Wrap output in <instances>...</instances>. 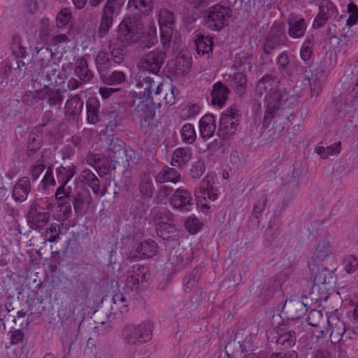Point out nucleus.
I'll return each instance as SVG.
<instances>
[{
  "mask_svg": "<svg viewBox=\"0 0 358 358\" xmlns=\"http://www.w3.org/2000/svg\"><path fill=\"white\" fill-rule=\"evenodd\" d=\"M166 56V53L160 50L150 51L141 58L138 68L140 70L157 75L164 62Z\"/></svg>",
  "mask_w": 358,
  "mask_h": 358,
  "instance_id": "8",
  "label": "nucleus"
},
{
  "mask_svg": "<svg viewBox=\"0 0 358 358\" xmlns=\"http://www.w3.org/2000/svg\"><path fill=\"white\" fill-rule=\"evenodd\" d=\"M332 275L327 268L320 270L315 274L313 281V292L320 296L325 295L327 291V285L330 283Z\"/></svg>",
  "mask_w": 358,
  "mask_h": 358,
  "instance_id": "17",
  "label": "nucleus"
},
{
  "mask_svg": "<svg viewBox=\"0 0 358 358\" xmlns=\"http://www.w3.org/2000/svg\"><path fill=\"white\" fill-rule=\"evenodd\" d=\"M42 145L41 136L34 134H31L27 145V156L33 157L35 153L39 150Z\"/></svg>",
  "mask_w": 358,
  "mask_h": 358,
  "instance_id": "38",
  "label": "nucleus"
},
{
  "mask_svg": "<svg viewBox=\"0 0 358 358\" xmlns=\"http://www.w3.org/2000/svg\"><path fill=\"white\" fill-rule=\"evenodd\" d=\"M157 235L164 240L174 239L178 234V231L174 224L168 222H159L156 225Z\"/></svg>",
  "mask_w": 358,
  "mask_h": 358,
  "instance_id": "31",
  "label": "nucleus"
},
{
  "mask_svg": "<svg viewBox=\"0 0 358 358\" xmlns=\"http://www.w3.org/2000/svg\"><path fill=\"white\" fill-rule=\"evenodd\" d=\"M229 93V90L223 83L217 82L210 92L212 104L221 107L226 102Z\"/></svg>",
  "mask_w": 358,
  "mask_h": 358,
  "instance_id": "23",
  "label": "nucleus"
},
{
  "mask_svg": "<svg viewBox=\"0 0 358 358\" xmlns=\"http://www.w3.org/2000/svg\"><path fill=\"white\" fill-rule=\"evenodd\" d=\"M45 165L41 160L37 161L33 166L31 169V174L33 180H36L40 174L45 170Z\"/></svg>",
  "mask_w": 358,
  "mask_h": 358,
  "instance_id": "64",
  "label": "nucleus"
},
{
  "mask_svg": "<svg viewBox=\"0 0 358 358\" xmlns=\"http://www.w3.org/2000/svg\"><path fill=\"white\" fill-rule=\"evenodd\" d=\"M138 118L141 119V127L145 133L156 125L155 124V108L152 99L139 96L133 101L130 105Z\"/></svg>",
  "mask_w": 358,
  "mask_h": 358,
  "instance_id": "2",
  "label": "nucleus"
},
{
  "mask_svg": "<svg viewBox=\"0 0 358 358\" xmlns=\"http://www.w3.org/2000/svg\"><path fill=\"white\" fill-rule=\"evenodd\" d=\"M180 135L182 140L187 144H192L195 141L196 132L191 124H186L182 127Z\"/></svg>",
  "mask_w": 358,
  "mask_h": 358,
  "instance_id": "41",
  "label": "nucleus"
},
{
  "mask_svg": "<svg viewBox=\"0 0 358 358\" xmlns=\"http://www.w3.org/2000/svg\"><path fill=\"white\" fill-rule=\"evenodd\" d=\"M17 65V75L20 76H24L26 74L29 73L28 69H30L32 66L31 64L27 63L26 64L20 57L15 58V64L14 65Z\"/></svg>",
  "mask_w": 358,
  "mask_h": 358,
  "instance_id": "59",
  "label": "nucleus"
},
{
  "mask_svg": "<svg viewBox=\"0 0 358 358\" xmlns=\"http://www.w3.org/2000/svg\"><path fill=\"white\" fill-rule=\"evenodd\" d=\"M159 23L160 27L163 26L172 27L174 24L173 13L166 8L162 9L159 13Z\"/></svg>",
  "mask_w": 358,
  "mask_h": 358,
  "instance_id": "46",
  "label": "nucleus"
},
{
  "mask_svg": "<svg viewBox=\"0 0 358 358\" xmlns=\"http://www.w3.org/2000/svg\"><path fill=\"white\" fill-rule=\"evenodd\" d=\"M153 176L150 173H142L139 176L138 190L143 199H150L154 192Z\"/></svg>",
  "mask_w": 358,
  "mask_h": 358,
  "instance_id": "22",
  "label": "nucleus"
},
{
  "mask_svg": "<svg viewBox=\"0 0 358 358\" xmlns=\"http://www.w3.org/2000/svg\"><path fill=\"white\" fill-rule=\"evenodd\" d=\"M192 66L191 59L179 57L176 60V72L178 75H185L188 73Z\"/></svg>",
  "mask_w": 358,
  "mask_h": 358,
  "instance_id": "42",
  "label": "nucleus"
},
{
  "mask_svg": "<svg viewBox=\"0 0 358 358\" xmlns=\"http://www.w3.org/2000/svg\"><path fill=\"white\" fill-rule=\"evenodd\" d=\"M160 29L162 43L164 46H169L172 37L173 29L172 27L163 26L160 27Z\"/></svg>",
  "mask_w": 358,
  "mask_h": 358,
  "instance_id": "57",
  "label": "nucleus"
},
{
  "mask_svg": "<svg viewBox=\"0 0 358 358\" xmlns=\"http://www.w3.org/2000/svg\"><path fill=\"white\" fill-rule=\"evenodd\" d=\"M192 158V152L189 148H178L173 153L171 165L181 167L186 165Z\"/></svg>",
  "mask_w": 358,
  "mask_h": 358,
  "instance_id": "30",
  "label": "nucleus"
},
{
  "mask_svg": "<svg viewBox=\"0 0 358 358\" xmlns=\"http://www.w3.org/2000/svg\"><path fill=\"white\" fill-rule=\"evenodd\" d=\"M60 227L57 223H52L45 231V242L54 243L59 240Z\"/></svg>",
  "mask_w": 358,
  "mask_h": 358,
  "instance_id": "44",
  "label": "nucleus"
},
{
  "mask_svg": "<svg viewBox=\"0 0 358 358\" xmlns=\"http://www.w3.org/2000/svg\"><path fill=\"white\" fill-rule=\"evenodd\" d=\"M234 82L237 86L236 92L241 95L245 92V85L246 84V78L242 73H236L234 75Z\"/></svg>",
  "mask_w": 358,
  "mask_h": 358,
  "instance_id": "62",
  "label": "nucleus"
},
{
  "mask_svg": "<svg viewBox=\"0 0 358 358\" xmlns=\"http://www.w3.org/2000/svg\"><path fill=\"white\" fill-rule=\"evenodd\" d=\"M86 106L87 122L91 124H95L99 120V101L95 97H90L87 101Z\"/></svg>",
  "mask_w": 358,
  "mask_h": 358,
  "instance_id": "29",
  "label": "nucleus"
},
{
  "mask_svg": "<svg viewBox=\"0 0 358 358\" xmlns=\"http://www.w3.org/2000/svg\"><path fill=\"white\" fill-rule=\"evenodd\" d=\"M33 224L37 229L43 228L50 220V214L48 212H35L31 215Z\"/></svg>",
  "mask_w": 358,
  "mask_h": 358,
  "instance_id": "45",
  "label": "nucleus"
},
{
  "mask_svg": "<svg viewBox=\"0 0 358 358\" xmlns=\"http://www.w3.org/2000/svg\"><path fill=\"white\" fill-rule=\"evenodd\" d=\"M241 115L236 107L228 108L221 115L217 135L226 138L233 136L239 124Z\"/></svg>",
  "mask_w": 358,
  "mask_h": 358,
  "instance_id": "4",
  "label": "nucleus"
},
{
  "mask_svg": "<svg viewBox=\"0 0 358 358\" xmlns=\"http://www.w3.org/2000/svg\"><path fill=\"white\" fill-rule=\"evenodd\" d=\"M213 42L211 38L203 37L195 41L196 51L199 55H208L213 50Z\"/></svg>",
  "mask_w": 358,
  "mask_h": 358,
  "instance_id": "35",
  "label": "nucleus"
},
{
  "mask_svg": "<svg viewBox=\"0 0 358 358\" xmlns=\"http://www.w3.org/2000/svg\"><path fill=\"white\" fill-rule=\"evenodd\" d=\"M33 92H28L22 98V101L27 106H33L36 104L41 99L39 94V88H35Z\"/></svg>",
  "mask_w": 358,
  "mask_h": 358,
  "instance_id": "51",
  "label": "nucleus"
},
{
  "mask_svg": "<svg viewBox=\"0 0 358 358\" xmlns=\"http://www.w3.org/2000/svg\"><path fill=\"white\" fill-rule=\"evenodd\" d=\"M194 196L198 205H201L203 208H209L210 206L207 201H213L217 199V194L215 193L213 189V182L208 177L203 178L199 185L196 187Z\"/></svg>",
  "mask_w": 358,
  "mask_h": 358,
  "instance_id": "10",
  "label": "nucleus"
},
{
  "mask_svg": "<svg viewBox=\"0 0 358 358\" xmlns=\"http://www.w3.org/2000/svg\"><path fill=\"white\" fill-rule=\"evenodd\" d=\"M81 181L88 185L93 193L99 196L106 194L107 189L104 186L100 185V181L96 176L90 169H85L80 173Z\"/></svg>",
  "mask_w": 358,
  "mask_h": 358,
  "instance_id": "19",
  "label": "nucleus"
},
{
  "mask_svg": "<svg viewBox=\"0 0 358 358\" xmlns=\"http://www.w3.org/2000/svg\"><path fill=\"white\" fill-rule=\"evenodd\" d=\"M287 37L280 27H273L268 34L264 50L266 54H270L276 48L285 45Z\"/></svg>",
  "mask_w": 358,
  "mask_h": 358,
  "instance_id": "12",
  "label": "nucleus"
},
{
  "mask_svg": "<svg viewBox=\"0 0 358 358\" xmlns=\"http://www.w3.org/2000/svg\"><path fill=\"white\" fill-rule=\"evenodd\" d=\"M193 199L191 194L186 189L178 188L170 198V203L173 208L180 210H189V207L192 206Z\"/></svg>",
  "mask_w": 358,
  "mask_h": 358,
  "instance_id": "13",
  "label": "nucleus"
},
{
  "mask_svg": "<svg viewBox=\"0 0 358 358\" xmlns=\"http://www.w3.org/2000/svg\"><path fill=\"white\" fill-rule=\"evenodd\" d=\"M72 203L77 214H85L93 203L92 198L88 192L75 191L72 195Z\"/></svg>",
  "mask_w": 358,
  "mask_h": 358,
  "instance_id": "14",
  "label": "nucleus"
},
{
  "mask_svg": "<svg viewBox=\"0 0 358 358\" xmlns=\"http://www.w3.org/2000/svg\"><path fill=\"white\" fill-rule=\"evenodd\" d=\"M340 151V143H335L330 146L319 147L317 148V153L320 155L322 159H327L329 155L337 154Z\"/></svg>",
  "mask_w": 358,
  "mask_h": 358,
  "instance_id": "48",
  "label": "nucleus"
},
{
  "mask_svg": "<svg viewBox=\"0 0 358 358\" xmlns=\"http://www.w3.org/2000/svg\"><path fill=\"white\" fill-rule=\"evenodd\" d=\"M282 100V93L278 90L268 92L265 95L266 108L264 113L263 125L268 127L273 119L276 117V114L280 109Z\"/></svg>",
  "mask_w": 358,
  "mask_h": 358,
  "instance_id": "9",
  "label": "nucleus"
},
{
  "mask_svg": "<svg viewBox=\"0 0 358 358\" xmlns=\"http://www.w3.org/2000/svg\"><path fill=\"white\" fill-rule=\"evenodd\" d=\"M119 39L126 44H134L138 42L143 31V24L135 17H126L118 27Z\"/></svg>",
  "mask_w": 358,
  "mask_h": 358,
  "instance_id": "3",
  "label": "nucleus"
},
{
  "mask_svg": "<svg viewBox=\"0 0 358 358\" xmlns=\"http://www.w3.org/2000/svg\"><path fill=\"white\" fill-rule=\"evenodd\" d=\"M289 34L291 37L299 38L301 37L306 29V24L303 19H300L296 22H289Z\"/></svg>",
  "mask_w": 358,
  "mask_h": 358,
  "instance_id": "37",
  "label": "nucleus"
},
{
  "mask_svg": "<svg viewBox=\"0 0 358 358\" xmlns=\"http://www.w3.org/2000/svg\"><path fill=\"white\" fill-rule=\"evenodd\" d=\"M153 326L150 322H143L137 326H128L123 335L130 345L145 343L150 340Z\"/></svg>",
  "mask_w": 358,
  "mask_h": 358,
  "instance_id": "6",
  "label": "nucleus"
},
{
  "mask_svg": "<svg viewBox=\"0 0 358 358\" xmlns=\"http://www.w3.org/2000/svg\"><path fill=\"white\" fill-rule=\"evenodd\" d=\"M35 49L38 53V59L40 63L39 71L32 75V85L34 88H39V94L41 100H46L50 107H55L59 110L63 101V94L65 90L62 89L64 84V78L60 73L58 66L51 61L52 52L49 48H44L37 43Z\"/></svg>",
  "mask_w": 358,
  "mask_h": 358,
  "instance_id": "1",
  "label": "nucleus"
},
{
  "mask_svg": "<svg viewBox=\"0 0 358 358\" xmlns=\"http://www.w3.org/2000/svg\"><path fill=\"white\" fill-rule=\"evenodd\" d=\"M173 191V189L169 185H164L160 186L155 198L157 203H162L166 197L171 194Z\"/></svg>",
  "mask_w": 358,
  "mask_h": 358,
  "instance_id": "54",
  "label": "nucleus"
},
{
  "mask_svg": "<svg viewBox=\"0 0 358 358\" xmlns=\"http://www.w3.org/2000/svg\"><path fill=\"white\" fill-rule=\"evenodd\" d=\"M201 136L209 138L214 134L216 129L215 117L212 114L204 115L199 122Z\"/></svg>",
  "mask_w": 358,
  "mask_h": 358,
  "instance_id": "28",
  "label": "nucleus"
},
{
  "mask_svg": "<svg viewBox=\"0 0 358 358\" xmlns=\"http://www.w3.org/2000/svg\"><path fill=\"white\" fill-rule=\"evenodd\" d=\"M128 8L135 15L145 16L153 8V0H129Z\"/></svg>",
  "mask_w": 358,
  "mask_h": 358,
  "instance_id": "24",
  "label": "nucleus"
},
{
  "mask_svg": "<svg viewBox=\"0 0 358 358\" xmlns=\"http://www.w3.org/2000/svg\"><path fill=\"white\" fill-rule=\"evenodd\" d=\"M136 86L138 88V94L142 98L152 99V94L159 95L163 88V85L155 82L150 76L138 74L136 78Z\"/></svg>",
  "mask_w": 358,
  "mask_h": 358,
  "instance_id": "11",
  "label": "nucleus"
},
{
  "mask_svg": "<svg viewBox=\"0 0 358 358\" xmlns=\"http://www.w3.org/2000/svg\"><path fill=\"white\" fill-rule=\"evenodd\" d=\"M71 187H67L66 183H62L55 192V197L57 201H64L67 198L72 197Z\"/></svg>",
  "mask_w": 358,
  "mask_h": 358,
  "instance_id": "52",
  "label": "nucleus"
},
{
  "mask_svg": "<svg viewBox=\"0 0 358 358\" xmlns=\"http://www.w3.org/2000/svg\"><path fill=\"white\" fill-rule=\"evenodd\" d=\"M229 8L220 4L209 8L203 14L206 24L208 28L220 30L223 28L229 18Z\"/></svg>",
  "mask_w": 358,
  "mask_h": 358,
  "instance_id": "5",
  "label": "nucleus"
},
{
  "mask_svg": "<svg viewBox=\"0 0 358 358\" xmlns=\"http://www.w3.org/2000/svg\"><path fill=\"white\" fill-rule=\"evenodd\" d=\"M120 8L117 0H107L101 13L99 26L96 31L99 38L105 37L109 32L113 24V18Z\"/></svg>",
  "mask_w": 358,
  "mask_h": 358,
  "instance_id": "7",
  "label": "nucleus"
},
{
  "mask_svg": "<svg viewBox=\"0 0 358 358\" xmlns=\"http://www.w3.org/2000/svg\"><path fill=\"white\" fill-rule=\"evenodd\" d=\"M113 304L111 308L114 310L120 311L121 313H127L128 303L127 299L122 293L117 292L113 297Z\"/></svg>",
  "mask_w": 358,
  "mask_h": 358,
  "instance_id": "40",
  "label": "nucleus"
},
{
  "mask_svg": "<svg viewBox=\"0 0 358 358\" xmlns=\"http://www.w3.org/2000/svg\"><path fill=\"white\" fill-rule=\"evenodd\" d=\"M267 203V198L266 195H262L255 202L252 212L250 215V219L258 220L264 212Z\"/></svg>",
  "mask_w": 358,
  "mask_h": 358,
  "instance_id": "43",
  "label": "nucleus"
},
{
  "mask_svg": "<svg viewBox=\"0 0 358 358\" xmlns=\"http://www.w3.org/2000/svg\"><path fill=\"white\" fill-rule=\"evenodd\" d=\"M148 269L140 264L134 265L129 271L126 285L131 289H138L140 283L146 280Z\"/></svg>",
  "mask_w": 358,
  "mask_h": 358,
  "instance_id": "16",
  "label": "nucleus"
},
{
  "mask_svg": "<svg viewBox=\"0 0 358 358\" xmlns=\"http://www.w3.org/2000/svg\"><path fill=\"white\" fill-rule=\"evenodd\" d=\"M75 175V166H60L57 170V178L61 183H68V182Z\"/></svg>",
  "mask_w": 358,
  "mask_h": 358,
  "instance_id": "36",
  "label": "nucleus"
},
{
  "mask_svg": "<svg viewBox=\"0 0 358 358\" xmlns=\"http://www.w3.org/2000/svg\"><path fill=\"white\" fill-rule=\"evenodd\" d=\"M332 255L331 244L329 239L325 237L320 240L315 245L310 259L315 263L323 262Z\"/></svg>",
  "mask_w": 358,
  "mask_h": 358,
  "instance_id": "15",
  "label": "nucleus"
},
{
  "mask_svg": "<svg viewBox=\"0 0 358 358\" xmlns=\"http://www.w3.org/2000/svg\"><path fill=\"white\" fill-rule=\"evenodd\" d=\"M345 271L348 273H354L358 268V259L354 255H350L345 259Z\"/></svg>",
  "mask_w": 358,
  "mask_h": 358,
  "instance_id": "60",
  "label": "nucleus"
},
{
  "mask_svg": "<svg viewBox=\"0 0 358 358\" xmlns=\"http://www.w3.org/2000/svg\"><path fill=\"white\" fill-rule=\"evenodd\" d=\"M141 257L150 258L155 255L157 251V245L152 240H147L141 243L137 248Z\"/></svg>",
  "mask_w": 358,
  "mask_h": 358,
  "instance_id": "34",
  "label": "nucleus"
},
{
  "mask_svg": "<svg viewBox=\"0 0 358 358\" xmlns=\"http://www.w3.org/2000/svg\"><path fill=\"white\" fill-rule=\"evenodd\" d=\"M75 65V73L83 83H87L92 78L93 74L89 69L87 62L85 58L77 59Z\"/></svg>",
  "mask_w": 358,
  "mask_h": 358,
  "instance_id": "32",
  "label": "nucleus"
},
{
  "mask_svg": "<svg viewBox=\"0 0 358 358\" xmlns=\"http://www.w3.org/2000/svg\"><path fill=\"white\" fill-rule=\"evenodd\" d=\"M51 30L50 20L48 18L43 17L41 19L38 31L41 43H46L50 39Z\"/></svg>",
  "mask_w": 358,
  "mask_h": 358,
  "instance_id": "39",
  "label": "nucleus"
},
{
  "mask_svg": "<svg viewBox=\"0 0 358 358\" xmlns=\"http://www.w3.org/2000/svg\"><path fill=\"white\" fill-rule=\"evenodd\" d=\"M320 12L329 17L334 13V5L329 0H322L320 3Z\"/></svg>",
  "mask_w": 358,
  "mask_h": 358,
  "instance_id": "58",
  "label": "nucleus"
},
{
  "mask_svg": "<svg viewBox=\"0 0 358 358\" xmlns=\"http://www.w3.org/2000/svg\"><path fill=\"white\" fill-rule=\"evenodd\" d=\"M205 171L204 162L201 160H198L194 162L190 169V175L193 178H199Z\"/></svg>",
  "mask_w": 358,
  "mask_h": 358,
  "instance_id": "55",
  "label": "nucleus"
},
{
  "mask_svg": "<svg viewBox=\"0 0 358 358\" xmlns=\"http://www.w3.org/2000/svg\"><path fill=\"white\" fill-rule=\"evenodd\" d=\"M328 326L331 330L330 339L334 344L338 343V347H341V341L343 335L345 331L344 322L341 320L336 315H333L328 317Z\"/></svg>",
  "mask_w": 358,
  "mask_h": 358,
  "instance_id": "18",
  "label": "nucleus"
},
{
  "mask_svg": "<svg viewBox=\"0 0 358 358\" xmlns=\"http://www.w3.org/2000/svg\"><path fill=\"white\" fill-rule=\"evenodd\" d=\"M157 183H176L180 180V173L174 168L164 166L155 176Z\"/></svg>",
  "mask_w": 358,
  "mask_h": 358,
  "instance_id": "27",
  "label": "nucleus"
},
{
  "mask_svg": "<svg viewBox=\"0 0 358 358\" xmlns=\"http://www.w3.org/2000/svg\"><path fill=\"white\" fill-rule=\"evenodd\" d=\"M322 320V314L321 311L317 310H312L308 316V322L313 327H317L319 322Z\"/></svg>",
  "mask_w": 358,
  "mask_h": 358,
  "instance_id": "61",
  "label": "nucleus"
},
{
  "mask_svg": "<svg viewBox=\"0 0 358 358\" xmlns=\"http://www.w3.org/2000/svg\"><path fill=\"white\" fill-rule=\"evenodd\" d=\"M348 13L349 17L347 20V24L350 27L355 24L358 20V7L357 5L350 3L348 5Z\"/></svg>",
  "mask_w": 358,
  "mask_h": 358,
  "instance_id": "53",
  "label": "nucleus"
},
{
  "mask_svg": "<svg viewBox=\"0 0 358 358\" xmlns=\"http://www.w3.org/2000/svg\"><path fill=\"white\" fill-rule=\"evenodd\" d=\"M296 342L295 332L294 331H288L285 334L280 336L276 343L277 344L285 345L286 347H291Z\"/></svg>",
  "mask_w": 358,
  "mask_h": 358,
  "instance_id": "47",
  "label": "nucleus"
},
{
  "mask_svg": "<svg viewBox=\"0 0 358 358\" xmlns=\"http://www.w3.org/2000/svg\"><path fill=\"white\" fill-rule=\"evenodd\" d=\"M30 189L29 178L23 177L15 185L13 190V197L17 201H23L27 199Z\"/></svg>",
  "mask_w": 358,
  "mask_h": 358,
  "instance_id": "26",
  "label": "nucleus"
},
{
  "mask_svg": "<svg viewBox=\"0 0 358 358\" xmlns=\"http://www.w3.org/2000/svg\"><path fill=\"white\" fill-rule=\"evenodd\" d=\"M185 227L191 234L196 233L200 229L199 221L196 218L188 217L185 223Z\"/></svg>",
  "mask_w": 358,
  "mask_h": 358,
  "instance_id": "63",
  "label": "nucleus"
},
{
  "mask_svg": "<svg viewBox=\"0 0 358 358\" xmlns=\"http://www.w3.org/2000/svg\"><path fill=\"white\" fill-rule=\"evenodd\" d=\"M171 264L176 267H182L191 260L188 257V252L182 247L173 248L170 252L169 259Z\"/></svg>",
  "mask_w": 358,
  "mask_h": 358,
  "instance_id": "25",
  "label": "nucleus"
},
{
  "mask_svg": "<svg viewBox=\"0 0 358 358\" xmlns=\"http://www.w3.org/2000/svg\"><path fill=\"white\" fill-rule=\"evenodd\" d=\"M83 106V101L80 96L75 95L71 99L66 101L64 108L65 113L69 115H78L81 113Z\"/></svg>",
  "mask_w": 358,
  "mask_h": 358,
  "instance_id": "33",
  "label": "nucleus"
},
{
  "mask_svg": "<svg viewBox=\"0 0 358 358\" xmlns=\"http://www.w3.org/2000/svg\"><path fill=\"white\" fill-rule=\"evenodd\" d=\"M278 81L270 75H266L262 77L257 83L255 90V95L257 97H262L268 92H271L278 90L277 83Z\"/></svg>",
  "mask_w": 358,
  "mask_h": 358,
  "instance_id": "20",
  "label": "nucleus"
},
{
  "mask_svg": "<svg viewBox=\"0 0 358 358\" xmlns=\"http://www.w3.org/2000/svg\"><path fill=\"white\" fill-rule=\"evenodd\" d=\"M71 19V13L68 8L61 10L57 15L56 23L59 28L66 26Z\"/></svg>",
  "mask_w": 358,
  "mask_h": 358,
  "instance_id": "49",
  "label": "nucleus"
},
{
  "mask_svg": "<svg viewBox=\"0 0 358 358\" xmlns=\"http://www.w3.org/2000/svg\"><path fill=\"white\" fill-rule=\"evenodd\" d=\"M127 45L118 38L108 41L109 52L115 63L120 64L123 62L127 53Z\"/></svg>",
  "mask_w": 358,
  "mask_h": 358,
  "instance_id": "21",
  "label": "nucleus"
},
{
  "mask_svg": "<svg viewBox=\"0 0 358 358\" xmlns=\"http://www.w3.org/2000/svg\"><path fill=\"white\" fill-rule=\"evenodd\" d=\"M200 278L198 271H194L191 275L184 279V287L186 292H190L194 288Z\"/></svg>",
  "mask_w": 358,
  "mask_h": 358,
  "instance_id": "50",
  "label": "nucleus"
},
{
  "mask_svg": "<svg viewBox=\"0 0 358 358\" xmlns=\"http://www.w3.org/2000/svg\"><path fill=\"white\" fill-rule=\"evenodd\" d=\"M12 49L17 57H24L26 49L21 45V39L18 36H14L12 42Z\"/></svg>",
  "mask_w": 358,
  "mask_h": 358,
  "instance_id": "56",
  "label": "nucleus"
}]
</instances>
